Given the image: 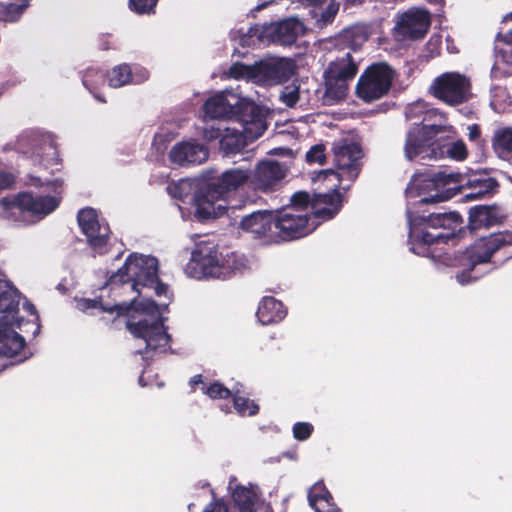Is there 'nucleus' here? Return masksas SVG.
Here are the masks:
<instances>
[{
	"label": "nucleus",
	"instance_id": "1",
	"mask_svg": "<svg viewBox=\"0 0 512 512\" xmlns=\"http://www.w3.org/2000/svg\"><path fill=\"white\" fill-rule=\"evenodd\" d=\"M407 220L410 250L419 256L440 257L434 246L447 244L449 240L460 238L465 233L464 221L458 212L430 213L425 216L408 211Z\"/></svg>",
	"mask_w": 512,
	"mask_h": 512
},
{
	"label": "nucleus",
	"instance_id": "2",
	"mask_svg": "<svg viewBox=\"0 0 512 512\" xmlns=\"http://www.w3.org/2000/svg\"><path fill=\"white\" fill-rule=\"evenodd\" d=\"M424 113L420 124H415L411 127L407 134L404 144V155L407 160L413 161L416 158L421 160H437L443 158V150L440 148L441 140L437 135L445 133L447 126L443 124H424L430 111H424V105L415 103L411 105L407 112L406 117L411 119Z\"/></svg>",
	"mask_w": 512,
	"mask_h": 512
},
{
	"label": "nucleus",
	"instance_id": "3",
	"mask_svg": "<svg viewBox=\"0 0 512 512\" xmlns=\"http://www.w3.org/2000/svg\"><path fill=\"white\" fill-rule=\"evenodd\" d=\"M510 244L503 233H494L480 237L462 251L454 252L446 258V264L460 268L456 279L461 285L477 281L481 275H472L478 265L491 263L493 255L501 248Z\"/></svg>",
	"mask_w": 512,
	"mask_h": 512
},
{
	"label": "nucleus",
	"instance_id": "4",
	"mask_svg": "<svg viewBox=\"0 0 512 512\" xmlns=\"http://www.w3.org/2000/svg\"><path fill=\"white\" fill-rule=\"evenodd\" d=\"M203 110L205 116L210 119H235L242 124L245 131L250 130L247 125H254L259 130L255 137L261 136L266 129L260 107L233 93L221 92L208 98L203 105Z\"/></svg>",
	"mask_w": 512,
	"mask_h": 512
},
{
	"label": "nucleus",
	"instance_id": "5",
	"mask_svg": "<svg viewBox=\"0 0 512 512\" xmlns=\"http://www.w3.org/2000/svg\"><path fill=\"white\" fill-rule=\"evenodd\" d=\"M59 201L52 196H34L31 192H19L12 198H0V217L15 222L28 223V217L41 219L53 212Z\"/></svg>",
	"mask_w": 512,
	"mask_h": 512
},
{
	"label": "nucleus",
	"instance_id": "6",
	"mask_svg": "<svg viewBox=\"0 0 512 512\" xmlns=\"http://www.w3.org/2000/svg\"><path fill=\"white\" fill-rule=\"evenodd\" d=\"M189 267H192L198 274L197 278L212 277L226 280L241 272L244 263L234 252L220 259L215 247L198 246L192 252Z\"/></svg>",
	"mask_w": 512,
	"mask_h": 512
},
{
	"label": "nucleus",
	"instance_id": "7",
	"mask_svg": "<svg viewBox=\"0 0 512 512\" xmlns=\"http://www.w3.org/2000/svg\"><path fill=\"white\" fill-rule=\"evenodd\" d=\"M158 261L155 257H138L130 254L124 264L107 280L106 285L132 282V289L140 294V289L150 288L158 278Z\"/></svg>",
	"mask_w": 512,
	"mask_h": 512
},
{
	"label": "nucleus",
	"instance_id": "8",
	"mask_svg": "<svg viewBox=\"0 0 512 512\" xmlns=\"http://www.w3.org/2000/svg\"><path fill=\"white\" fill-rule=\"evenodd\" d=\"M395 72L386 62L369 65L361 74L355 87L356 96L365 103H372L388 95Z\"/></svg>",
	"mask_w": 512,
	"mask_h": 512
},
{
	"label": "nucleus",
	"instance_id": "9",
	"mask_svg": "<svg viewBox=\"0 0 512 512\" xmlns=\"http://www.w3.org/2000/svg\"><path fill=\"white\" fill-rule=\"evenodd\" d=\"M310 205L313 209L310 217L313 220L333 219L342 208V195L338 191V184H334L328 192H314L312 196L306 191H298L292 195L291 205L287 207H295L297 210L307 212Z\"/></svg>",
	"mask_w": 512,
	"mask_h": 512
},
{
	"label": "nucleus",
	"instance_id": "10",
	"mask_svg": "<svg viewBox=\"0 0 512 512\" xmlns=\"http://www.w3.org/2000/svg\"><path fill=\"white\" fill-rule=\"evenodd\" d=\"M357 72L358 64L350 52L329 63L324 72V95L330 104L346 98L349 90L348 82L356 76Z\"/></svg>",
	"mask_w": 512,
	"mask_h": 512
},
{
	"label": "nucleus",
	"instance_id": "11",
	"mask_svg": "<svg viewBox=\"0 0 512 512\" xmlns=\"http://www.w3.org/2000/svg\"><path fill=\"white\" fill-rule=\"evenodd\" d=\"M321 221L314 222L308 212L295 207H283L275 213L274 237L291 241L313 232Z\"/></svg>",
	"mask_w": 512,
	"mask_h": 512
},
{
	"label": "nucleus",
	"instance_id": "12",
	"mask_svg": "<svg viewBox=\"0 0 512 512\" xmlns=\"http://www.w3.org/2000/svg\"><path fill=\"white\" fill-rule=\"evenodd\" d=\"M471 89V80L465 74L444 72L433 80L429 92L438 100L456 106L470 99Z\"/></svg>",
	"mask_w": 512,
	"mask_h": 512
},
{
	"label": "nucleus",
	"instance_id": "13",
	"mask_svg": "<svg viewBox=\"0 0 512 512\" xmlns=\"http://www.w3.org/2000/svg\"><path fill=\"white\" fill-rule=\"evenodd\" d=\"M334 164L341 173H337L332 169L323 170L319 174V179L326 180L328 177L333 176L336 178L338 186L341 182V177L346 176L351 180H355L360 173V159L363 156L361 146L356 142H348L346 139H341L333 144Z\"/></svg>",
	"mask_w": 512,
	"mask_h": 512
},
{
	"label": "nucleus",
	"instance_id": "14",
	"mask_svg": "<svg viewBox=\"0 0 512 512\" xmlns=\"http://www.w3.org/2000/svg\"><path fill=\"white\" fill-rule=\"evenodd\" d=\"M163 318L150 321L146 318L137 322L127 321L128 331L135 337L145 341V348L139 353L147 355L153 353H165L171 342V336L163 323Z\"/></svg>",
	"mask_w": 512,
	"mask_h": 512
},
{
	"label": "nucleus",
	"instance_id": "15",
	"mask_svg": "<svg viewBox=\"0 0 512 512\" xmlns=\"http://www.w3.org/2000/svg\"><path fill=\"white\" fill-rule=\"evenodd\" d=\"M252 177V170L243 167H232L207 182V195L212 198H228L243 189Z\"/></svg>",
	"mask_w": 512,
	"mask_h": 512
},
{
	"label": "nucleus",
	"instance_id": "16",
	"mask_svg": "<svg viewBox=\"0 0 512 512\" xmlns=\"http://www.w3.org/2000/svg\"><path fill=\"white\" fill-rule=\"evenodd\" d=\"M430 25L428 10L411 7L398 15L394 31L399 40H420L428 33Z\"/></svg>",
	"mask_w": 512,
	"mask_h": 512
},
{
	"label": "nucleus",
	"instance_id": "17",
	"mask_svg": "<svg viewBox=\"0 0 512 512\" xmlns=\"http://www.w3.org/2000/svg\"><path fill=\"white\" fill-rule=\"evenodd\" d=\"M77 221L90 247L99 254H104L111 234L109 225L101 223L96 210L91 207L79 210Z\"/></svg>",
	"mask_w": 512,
	"mask_h": 512
},
{
	"label": "nucleus",
	"instance_id": "18",
	"mask_svg": "<svg viewBox=\"0 0 512 512\" xmlns=\"http://www.w3.org/2000/svg\"><path fill=\"white\" fill-rule=\"evenodd\" d=\"M16 148L20 153L27 155L35 166L48 169L59 164L57 148L52 141L22 135L17 139Z\"/></svg>",
	"mask_w": 512,
	"mask_h": 512
},
{
	"label": "nucleus",
	"instance_id": "19",
	"mask_svg": "<svg viewBox=\"0 0 512 512\" xmlns=\"http://www.w3.org/2000/svg\"><path fill=\"white\" fill-rule=\"evenodd\" d=\"M222 198H212L207 195V184L203 187L201 193L196 198L195 216L199 221L216 219L226 215L229 219L236 222L238 211L245 208L247 201L239 200L236 204L215 205V202Z\"/></svg>",
	"mask_w": 512,
	"mask_h": 512
},
{
	"label": "nucleus",
	"instance_id": "20",
	"mask_svg": "<svg viewBox=\"0 0 512 512\" xmlns=\"http://www.w3.org/2000/svg\"><path fill=\"white\" fill-rule=\"evenodd\" d=\"M303 30V24L296 18H287L279 22L262 26L259 42L290 46L294 44Z\"/></svg>",
	"mask_w": 512,
	"mask_h": 512
},
{
	"label": "nucleus",
	"instance_id": "21",
	"mask_svg": "<svg viewBox=\"0 0 512 512\" xmlns=\"http://www.w3.org/2000/svg\"><path fill=\"white\" fill-rule=\"evenodd\" d=\"M76 303L77 308L82 312H86L90 309H100L102 312H108L110 314L116 313L117 316H124L133 308L136 311H144L147 314L154 313L157 310V303L153 300L137 303L136 299H133L130 303L123 302L109 305L104 304L100 296L94 299L80 298L76 300Z\"/></svg>",
	"mask_w": 512,
	"mask_h": 512
},
{
	"label": "nucleus",
	"instance_id": "22",
	"mask_svg": "<svg viewBox=\"0 0 512 512\" xmlns=\"http://www.w3.org/2000/svg\"><path fill=\"white\" fill-rule=\"evenodd\" d=\"M239 228L252 233L254 237H274L275 213L269 210L253 211L246 215H239Z\"/></svg>",
	"mask_w": 512,
	"mask_h": 512
},
{
	"label": "nucleus",
	"instance_id": "23",
	"mask_svg": "<svg viewBox=\"0 0 512 512\" xmlns=\"http://www.w3.org/2000/svg\"><path fill=\"white\" fill-rule=\"evenodd\" d=\"M295 63L292 59L280 58L275 61L257 62V79L269 84H281L295 74Z\"/></svg>",
	"mask_w": 512,
	"mask_h": 512
},
{
	"label": "nucleus",
	"instance_id": "24",
	"mask_svg": "<svg viewBox=\"0 0 512 512\" xmlns=\"http://www.w3.org/2000/svg\"><path fill=\"white\" fill-rule=\"evenodd\" d=\"M208 156V149L195 142L177 143L169 152L170 162L180 166L201 164L208 159Z\"/></svg>",
	"mask_w": 512,
	"mask_h": 512
},
{
	"label": "nucleus",
	"instance_id": "25",
	"mask_svg": "<svg viewBox=\"0 0 512 512\" xmlns=\"http://www.w3.org/2000/svg\"><path fill=\"white\" fill-rule=\"evenodd\" d=\"M14 320L0 321V356L12 358L20 355L26 346V341L22 335L13 328ZM5 365L0 364V372Z\"/></svg>",
	"mask_w": 512,
	"mask_h": 512
},
{
	"label": "nucleus",
	"instance_id": "26",
	"mask_svg": "<svg viewBox=\"0 0 512 512\" xmlns=\"http://www.w3.org/2000/svg\"><path fill=\"white\" fill-rule=\"evenodd\" d=\"M286 175L283 166L277 161H263L258 164L252 176L256 188L267 191L281 181Z\"/></svg>",
	"mask_w": 512,
	"mask_h": 512
},
{
	"label": "nucleus",
	"instance_id": "27",
	"mask_svg": "<svg viewBox=\"0 0 512 512\" xmlns=\"http://www.w3.org/2000/svg\"><path fill=\"white\" fill-rule=\"evenodd\" d=\"M505 216L496 205H477L469 210V228L478 230L503 223Z\"/></svg>",
	"mask_w": 512,
	"mask_h": 512
},
{
	"label": "nucleus",
	"instance_id": "28",
	"mask_svg": "<svg viewBox=\"0 0 512 512\" xmlns=\"http://www.w3.org/2000/svg\"><path fill=\"white\" fill-rule=\"evenodd\" d=\"M422 177L424 178L423 181H429L437 188L445 187L451 183L456 184L460 182L459 173H446L445 171H438L432 174L414 175L406 188V195L408 197H416L421 195L422 186L418 184V182Z\"/></svg>",
	"mask_w": 512,
	"mask_h": 512
},
{
	"label": "nucleus",
	"instance_id": "29",
	"mask_svg": "<svg viewBox=\"0 0 512 512\" xmlns=\"http://www.w3.org/2000/svg\"><path fill=\"white\" fill-rule=\"evenodd\" d=\"M19 302V291L10 281L0 278V321L15 320Z\"/></svg>",
	"mask_w": 512,
	"mask_h": 512
},
{
	"label": "nucleus",
	"instance_id": "30",
	"mask_svg": "<svg viewBox=\"0 0 512 512\" xmlns=\"http://www.w3.org/2000/svg\"><path fill=\"white\" fill-rule=\"evenodd\" d=\"M287 311L280 300L274 297H264L257 309L256 316L260 323L269 325L278 323L285 318Z\"/></svg>",
	"mask_w": 512,
	"mask_h": 512
},
{
	"label": "nucleus",
	"instance_id": "31",
	"mask_svg": "<svg viewBox=\"0 0 512 512\" xmlns=\"http://www.w3.org/2000/svg\"><path fill=\"white\" fill-rule=\"evenodd\" d=\"M220 140V150L225 156L241 152L247 145L246 136L238 129L227 127Z\"/></svg>",
	"mask_w": 512,
	"mask_h": 512
},
{
	"label": "nucleus",
	"instance_id": "32",
	"mask_svg": "<svg viewBox=\"0 0 512 512\" xmlns=\"http://www.w3.org/2000/svg\"><path fill=\"white\" fill-rule=\"evenodd\" d=\"M233 501L235 506L239 509V512H253L256 495L253 490L242 485H238L233 494Z\"/></svg>",
	"mask_w": 512,
	"mask_h": 512
},
{
	"label": "nucleus",
	"instance_id": "33",
	"mask_svg": "<svg viewBox=\"0 0 512 512\" xmlns=\"http://www.w3.org/2000/svg\"><path fill=\"white\" fill-rule=\"evenodd\" d=\"M467 186L476 189V192L468 194L467 197L471 199L481 198L488 193H493L499 187L496 179L488 178H474L469 179Z\"/></svg>",
	"mask_w": 512,
	"mask_h": 512
},
{
	"label": "nucleus",
	"instance_id": "34",
	"mask_svg": "<svg viewBox=\"0 0 512 512\" xmlns=\"http://www.w3.org/2000/svg\"><path fill=\"white\" fill-rule=\"evenodd\" d=\"M492 146L500 157L512 154V128H504L496 132Z\"/></svg>",
	"mask_w": 512,
	"mask_h": 512
},
{
	"label": "nucleus",
	"instance_id": "35",
	"mask_svg": "<svg viewBox=\"0 0 512 512\" xmlns=\"http://www.w3.org/2000/svg\"><path fill=\"white\" fill-rule=\"evenodd\" d=\"M107 78L110 87H122L131 82L132 68L128 64H120L107 73Z\"/></svg>",
	"mask_w": 512,
	"mask_h": 512
},
{
	"label": "nucleus",
	"instance_id": "36",
	"mask_svg": "<svg viewBox=\"0 0 512 512\" xmlns=\"http://www.w3.org/2000/svg\"><path fill=\"white\" fill-rule=\"evenodd\" d=\"M341 39L353 51H357L368 40V36L363 29L359 27H351L343 30L341 33Z\"/></svg>",
	"mask_w": 512,
	"mask_h": 512
},
{
	"label": "nucleus",
	"instance_id": "37",
	"mask_svg": "<svg viewBox=\"0 0 512 512\" xmlns=\"http://www.w3.org/2000/svg\"><path fill=\"white\" fill-rule=\"evenodd\" d=\"M232 399L234 408L240 416H254L258 414L259 405L253 400L239 395L238 391L232 394Z\"/></svg>",
	"mask_w": 512,
	"mask_h": 512
},
{
	"label": "nucleus",
	"instance_id": "38",
	"mask_svg": "<svg viewBox=\"0 0 512 512\" xmlns=\"http://www.w3.org/2000/svg\"><path fill=\"white\" fill-rule=\"evenodd\" d=\"M325 493L330 497V491L323 481L316 482L308 491V502L315 512H323V508L319 505V502Z\"/></svg>",
	"mask_w": 512,
	"mask_h": 512
},
{
	"label": "nucleus",
	"instance_id": "39",
	"mask_svg": "<svg viewBox=\"0 0 512 512\" xmlns=\"http://www.w3.org/2000/svg\"><path fill=\"white\" fill-rule=\"evenodd\" d=\"M440 148L443 150V157L448 155L451 159L462 161L467 158L468 152L463 141L459 140L451 144L440 142Z\"/></svg>",
	"mask_w": 512,
	"mask_h": 512
},
{
	"label": "nucleus",
	"instance_id": "40",
	"mask_svg": "<svg viewBox=\"0 0 512 512\" xmlns=\"http://www.w3.org/2000/svg\"><path fill=\"white\" fill-rule=\"evenodd\" d=\"M201 389L211 399H228L233 394L230 389L218 381L211 383L209 386L203 385Z\"/></svg>",
	"mask_w": 512,
	"mask_h": 512
},
{
	"label": "nucleus",
	"instance_id": "41",
	"mask_svg": "<svg viewBox=\"0 0 512 512\" xmlns=\"http://www.w3.org/2000/svg\"><path fill=\"white\" fill-rule=\"evenodd\" d=\"M257 70V63L254 65L235 63L230 68V75L235 79L244 77L257 79Z\"/></svg>",
	"mask_w": 512,
	"mask_h": 512
},
{
	"label": "nucleus",
	"instance_id": "42",
	"mask_svg": "<svg viewBox=\"0 0 512 512\" xmlns=\"http://www.w3.org/2000/svg\"><path fill=\"white\" fill-rule=\"evenodd\" d=\"M158 0H129V8L139 14L154 13Z\"/></svg>",
	"mask_w": 512,
	"mask_h": 512
},
{
	"label": "nucleus",
	"instance_id": "43",
	"mask_svg": "<svg viewBox=\"0 0 512 512\" xmlns=\"http://www.w3.org/2000/svg\"><path fill=\"white\" fill-rule=\"evenodd\" d=\"M22 5L15 3L0 4V16L4 21H15L22 13Z\"/></svg>",
	"mask_w": 512,
	"mask_h": 512
},
{
	"label": "nucleus",
	"instance_id": "44",
	"mask_svg": "<svg viewBox=\"0 0 512 512\" xmlns=\"http://www.w3.org/2000/svg\"><path fill=\"white\" fill-rule=\"evenodd\" d=\"M306 161L309 164L325 162V146L323 144L313 145L306 153Z\"/></svg>",
	"mask_w": 512,
	"mask_h": 512
},
{
	"label": "nucleus",
	"instance_id": "45",
	"mask_svg": "<svg viewBox=\"0 0 512 512\" xmlns=\"http://www.w3.org/2000/svg\"><path fill=\"white\" fill-rule=\"evenodd\" d=\"M226 128L227 127H224L221 123H218L217 125L206 123L203 129V138L208 142H212L217 139L220 141L223 133L225 132L224 129Z\"/></svg>",
	"mask_w": 512,
	"mask_h": 512
},
{
	"label": "nucleus",
	"instance_id": "46",
	"mask_svg": "<svg viewBox=\"0 0 512 512\" xmlns=\"http://www.w3.org/2000/svg\"><path fill=\"white\" fill-rule=\"evenodd\" d=\"M313 430L312 424L308 422H297L293 426V436L299 441H305L311 436Z\"/></svg>",
	"mask_w": 512,
	"mask_h": 512
},
{
	"label": "nucleus",
	"instance_id": "47",
	"mask_svg": "<svg viewBox=\"0 0 512 512\" xmlns=\"http://www.w3.org/2000/svg\"><path fill=\"white\" fill-rule=\"evenodd\" d=\"M261 30L262 28L260 29L258 25L249 27L246 32H244L243 29H239L238 33L240 34V45L245 47L254 44L252 38L256 36L259 39Z\"/></svg>",
	"mask_w": 512,
	"mask_h": 512
},
{
	"label": "nucleus",
	"instance_id": "48",
	"mask_svg": "<svg viewBox=\"0 0 512 512\" xmlns=\"http://www.w3.org/2000/svg\"><path fill=\"white\" fill-rule=\"evenodd\" d=\"M29 185L35 187L47 186L50 190L56 192L58 188H61L63 185V181L61 179H54L42 181L40 177L29 175Z\"/></svg>",
	"mask_w": 512,
	"mask_h": 512
},
{
	"label": "nucleus",
	"instance_id": "49",
	"mask_svg": "<svg viewBox=\"0 0 512 512\" xmlns=\"http://www.w3.org/2000/svg\"><path fill=\"white\" fill-rule=\"evenodd\" d=\"M339 5L335 2L331 1L327 7L321 12L320 18L318 19V23L321 26L328 25L332 23L336 14L338 13Z\"/></svg>",
	"mask_w": 512,
	"mask_h": 512
},
{
	"label": "nucleus",
	"instance_id": "50",
	"mask_svg": "<svg viewBox=\"0 0 512 512\" xmlns=\"http://www.w3.org/2000/svg\"><path fill=\"white\" fill-rule=\"evenodd\" d=\"M15 181L16 177L13 173L0 168V191L12 188Z\"/></svg>",
	"mask_w": 512,
	"mask_h": 512
},
{
	"label": "nucleus",
	"instance_id": "51",
	"mask_svg": "<svg viewBox=\"0 0 512 512\" xmlns=\"http://www.w3.org/2000/svg\"><path fill=\"white\" fill-rule=\"evenodd\" d=\"M300 95L298 88H294L288 92H283L280 99L287 107L293 108L299 101Z\"/></svg>",
	"mask_w": 512,
	"mask_h": 512
},
{
	"label": "nucleus",
	"instance_id": "52",
	"mask_svg": "<svg viewBox=\"0 0 512 512\" xmlns=\"http://www.w3.org/2000/svg\"><path fill=\"white\" fill-rule=\"evenodd\" d=\"M319 505L323 508V512H341L340 508L334 502V498L330 493V497L325 493L321 498Z\"/></svg>",
	"mask_w": 512,
	"mask_h": 512
},
{
	"label": "nucleus",
	"instance_id": "53",
	"mask_svg": "<svg viewBox=\"0 0 512 512\" xmlns=\"http://www.w3.org/2000/svg\"><path fill=\"white\" fill-rule=\"evenodd\" d=\"M149 71L143 67H135L132 69L131 82L134 84H141L149 78Z\"/></svg>",
	"mask_w": 512,
	"mask_h": 512
},
{
	"label": "nucleus",
	"instance_id": "54",
	"mask_svg": "<svg viewBox=\"0 0 512 512\" xmlns=\"http://www.w3.org/2000/svg\"><path fill=\"white\" fill-rule=\"evenodd\" d=\"M154 289L155 294L157 296H166L168 293V285L163 283L159 277L157 278L155 284L151 287Z\"/></svg>",
	"mask_w": 512,
	"mask_h": 512
},
{
	"label": "nucleus",
	"instance_id": "55",
	"mask_svg": "<svg viewBox=\"0 0 512 512\" xmlns=\"http://www.w3.org/2000/svg\"><path fill=\"white\" fill-rule=\"evenodd\" d=\"M512 75V63L509 65L508 70H501V68L497 65H495L492 68V76L494 78H502V77H508Z\"/></svg>",
	"mask_w": 512,
	"mask_h": 512
},
{
	"label": "nucleus",
	"instance_id": "56",
	"mask_svg": "<svg viewBox=\"0 0 512 512\" xmlns=\"http://www.w3.org/2000/svg\"><path fill=\"white\" fill-rule=\"evenodd\" d=\"M468 130H469L468 138L470 141H477L480 139L481 130H480L479 125L472 124L468 127Z\"/></svg>",
	"mask_w": 512,
	"mask_h": 512
},
{
	"label": "nucleus",
	"instance_id": "57",
	"mask_svg": "<svg viewBox=\"0 0 512 512\" xmlns=\"http://www.w3.org/2000/svg\"><path fill=\"white\" fill-rule=\"evenodd\" d=\"M496 39L506 44L512 45V30H509L505 34L498 33Z\"/></svg>",
	"mask_w": 512,
	"mask_h": 512
},
{
	"label": "nucleus",
	"instance_id": "58",
	"mask_svg": "<svg viewBox=\"0 0 512 512\" xmlns=\"http://www.w3.org/2000/svg\"><path fill=\"white\" fill-rule=\"evenodd\" d=\"M442 200H443V198L439 194H435L434 196L421 198L419 203H422V204L438 203Z\"/></svg>",
	"mask_w": 512,
	"mask_h": 512
},
{
	"label": "nucleus",
	"instance_id": "59",
	"mask_svg": "<svg viewBox=\"0 0 512 512\" xmlns=\"http://www.w3.org/2000/svg\"><path fill=\"white\" fill-rule=\"evenodd\" d=\"M189 384H190L192 389H195L196 386L199 385V384L205 385L204 381H203V376L201 374H197V375L193 376L190 379Z\"/></svg>",
	"mask_w": 512,
	"mask_h": 512
},
{
	"label": "nucleus",
	"instance_id": "60",
	"mask_svg": "<svg viewBox=\"0 0 512 512\" xmlns=\"http://www.w3.org/2000/svg\"><path fill=\"white\" fill-rule=\"evenodd\" d=\"M303 5L307 6H319L322 5L326 0H299Z\"/></svg>",
	"mask_w": 512,
	"mask_h": 512
},
{
	"label": "nucleus",
	"instance_id": "61",
	"mask_svg": "<svg viewBox=\"0 0 512 512\" xmlns=\"http://www.w3.org/2000/svg\"><path fill=\"white\" fill-rule=\"evenodd\" d=\"M272 3H273V0H269V1H264L262 3H258L252 11H257V12L261 11V10L265 9L268 5H270Z\"/></svg>",
	"mask_w": 512,
	"mask_h": 512
},
{
	"label": "nucleus",
	"instance_id": "62",
	"mask_svg": "<svg viewBox=\"0 0 512 512\" xmlns=\"http://www.w3.org/2000/svg\"><path fill=\"white\" fill-rule=\"evenodd\" d=\"M203 512H227V510L219 505L217 507H213L211 510L206 509Z\"/></svg>",
	"mask_w": 512,
	"mask_h": 512
},
{
	"label": "nucleus",
	"instance_id": "63",
	"mask_svg": "<svg viewBox=\"0 0 512 512\" xmlns=\"http://www.w3.org/2000/svg\"><path fill=\"white\" fill-rule=\"evenodd\" d=\"M89 76H90V72H87V73H86V75H85V76H84V78H83V84H84V86H85L86 88H88V89L90 90V88H89V86H88V77H89Z\"/></svg>",
	"mask_w": 512,
	"mask_h": 512
},
{
	"label": "nucleus",
	"instance_id": "64",
	"mask_svg": "<svg viewBox=\"0 0 512 512\" xmlns=\"http://www.w3.org/2000/svg\"><path fill=\"white\" fill-rule=\"evenodd\" d=\"M351 5L362 4L365 0H346Z\"/></svg>",
	"mask_w": 512,
	"mask_h": 512
}]
</instances>
